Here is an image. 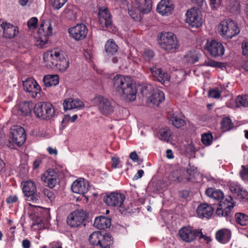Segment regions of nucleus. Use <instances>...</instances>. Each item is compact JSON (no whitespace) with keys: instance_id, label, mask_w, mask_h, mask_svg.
Listing matches in <instances>:
<instances>
[{"instance_id":"obj_24","label":"nucleus","mask_w":248,"mask_h":248,"mask_svg":"<svg viewBox=\"0 0 248 248\" xmlns=\"http://www.w3.org/2000/svg\"><path fill=\"white\" fill-rule=\"evenodd\" d=\"M150 71L153 76L161 83H163L170 80V77L168 73L162 71L160 68L157 67L156 65L150 68Z\"/></svg>"},{"instance_id":"obj_62","label":"nucleus","mask_w":248,"mask_h":248,"mask_svg":"<svg viewBox=\"0 0 248 248\" xmlns=\"http://www.w3.org/2000/svg\"><path fill=\"white\" fill-rule=\"evenodd\" d=\"M144 174V171L142 170H140L138 171L137 173L135 175L134 177V180H138L139 178L142 177Z\"/></svg>"},{"instance_id":"obj_33","label":"nucleus","mask_w":248,"mask_h":248,"mask_svg":"<svg viewBox=\"0 0 248 248\" xmlns=\"http://www.w3.org/2000/svg\"><path fill=\"white\" fill-rule=\"evenodd\" d=\"M105 49L108 55H112L118 50V46L112 39L108 40L106 43Z\"/></svg>"},{"instance_id":"obj_44","label":"nucleus","mask_w":248,"mask_h":248,"mask_svg":"<svg viewBox=\"0 0 248 248\" xmlns=\"http://www.w3.org/2000/svg\"><path fill=\"white\" fill-rule=\"evenodd\" d=\"M181 173L180 169L171 171L169 175V179L171 181L177 182V181H186V179L179 177V175H180Z\"/></svg>"},{"instance_id":"obj_3","label":"nucleus","mask_w":248,"mask_h":248,"mask_svg":"<svg viewBox=\"0 0 248 248\" xmlns=\"http://www.w3.org/2000/svg\"><path fill=\"white\" fill-rule=\"evenodd\" d=\"M43 60L46 67L56 68L61 72L65 71L69 67V60L64 51L54 48L45 52Z\"/></svg>"},{"instance_id":"obj_23","label":"nucleus","mask_w":248,"mask_h":248,"mask_svg":"<svg viewBox=\"0 0 248 248\" xmlns=\"http://www.w3.org/2000/svg\"><path fill=\"white\" fill-rule=\"evenodd\" d=\"M71 190L75 193L83 194L88 191V187L84 179L80 178L73 183L71 186Z\"/></svg>"},{"instance_id":"obj_42","label":"nucleus","mask_w":248,"mask_h":248,"mask_svg":"<svg viewBox=\"0 0 248 248\" xmlns=\"http://www.w3.org/2000/svg\"><path fill=\"white\" fill-rule=\"evenodd\" d=\"M184 60L188 63L192 64L198 62L199 58L195 52L190 51L187 52L185 55Z\"/></svg>"},{"instance_id":"obj_14","label":"nucleus","mask_w":248,"mask_h":248,"mask_svg":"<svg viewBox=\"0 0 248 248\" xmlns=\"http://www.w3.org/2000/svg\"><path fill=\"white\" fill-rule=\"evenodd\" d=\"M199 232L198 229H194L190 226H186L182 227L179 230L178 235L183 241L189 243L196 239Z\"/></svg>"},{"instance_id":"obj_58","label":"nucleus","mask_w":248,"mask_h":248,"mask_svg":"<svg viewBox=\"0 0 248 248\" xmlns=\"http://www.w3.org/2000/svg\"><path fill=\"white\" fill-rule=\"evenodd\" d=\"M129 157L135 162H139L140 160L136 152H131L129 155Z\"/></svg>"},{"instance_id":"obj_57","label":"nucleus","mask_w":248,"mask_h":248,"mask_svg":"<svg viewBox=\"0 0 248 248\" xmlns=\"http://www.w3.org/2000/svg\"><path fill=\"white\" fill-rule=\"evenodd\" d=\"M18 197L16 195H11L6 199V202L8 203H13L16 202Z\"/></svg>"},{"instance_id":"obj_30","label":"nucleus","mask_w":248,"mask_h":248,"mask_svg":"<svg viewBox=\"0 0 248 248\" xmlns=\"http://www.w3.org/2000/svg\"><path fill=\"white\" fill-rule=\"evenodd\" d=\"M43 81L46 87L55 86L59 83L60 78L58 75H47L44 77Z\"/></svg>"},{"instance_id":"obj_29","label":"nucleus","mask_w":248,"mask_h":248,"mask_svg":"<svg viewBox=\"0 0 248 248\" xmlns=\"http://www.w3.org/2000/svg\"><path fill=\"white\" fill-rule=\"evenodd\" d=\"M110 225V219L104 216L96 217L94 221V226L100 230L107 229Z\"/></svg>"},{"instance_id":"obj_13","label":"nucleus","mask_w":248,"mask_h":248,"mask_svg":"<svg viewBox=\"0 0 248 248\" xmlns=\"http://www.w3.org/2000/svg\"><path fill=\"white\" fill-rule=\"evenodd\" d=\"M98 22L103 28L110 30L112 28L111 16L106 7H101L98 12Z\"/></svg>"},{"instance_id":"obj_51","label":"nucleus","mask_w":248,"mask_h":248,"mask_svg":"<svg viewBox=\"0 0 248 248\" xmlns=\"http://www.w3.org/2000/svg\"><path fill=\"white\" fill-rule=\"evenodd\" d=\"M180 170L181 173L180 175H179V177H180L183 179H186V181H177L178 183H185L191 180V177L187 175L185 169L182 168L180 169Z\"/></svg>"},{"instance_id":"obj_7","label":"nucleus","mask_w":248,"mask_h":248,"mask_svg":"<svg viewBox=\"0 0 248 248\" xmlns=\"http://www.w3.org/2000/svg\"><path fill=\"white\" fill-rule=\"evenodd\" d=\"M218 30L222 37L227 38H232L240 31L237 24L231 19L222 21L218 26Z\"/></svg>"},{"instance_id":"obj_1","label":"nucleus","mask_w":248,"mask_h":248,"mask_svg":"<svg viewBox=\"0 0 248 248\" xmlns=\"http://www.w3.org/2000/svg\"><path fill=\"white\" fill-rule=\"evenodd\" d=\"M112 82L114 89L121 97L127 101L136 99L137 91L130 77L117 75L114 77Z\"/></svg>"},{"instance_id":"obj_49","label":"nucleus","mask_w":248,"mask_h":248,"mask_svg":"<svg viewBox=\"0 0 248 248\" xmlns=\"http://www.w3.org/2000/svg\"><path fill=\"white\" fill-rule=\"evenodd\" d=\"M139 13L140 12L136 5L135 7L131 6L128 7V14L132 18L135 19L137 17Z\"/></svg>"},{"instance_id":"obj_41","label":"nucleus","mask_w":248,"mask_h":248,"mask_svg":"<svg viewBox=\"0 0 248 248\" xmlns=\"http://www.w3.org/2000/svg\"><path fill=\"white\" fill-rule=\"evenodd\" d=\"M233 124L230 118L226 117L221 122V128L223 131L230 130L233 128Z\"/></svg>"},{"instance_id":"obj_5","label":"nucleus","mask_w":248,"mask_h":248,"mask_svg":"<svg viewBox=\"0 0 248 248\" xmlns=\"http://www.w3.org/2000/svg\"><path fill=\"white\" fill-rule=\"evenodd\" d=\"M93 103L97 107L100 112L104 115L108 116L114 112V102L106 97L101 95H96L93 99Z\"/></svg>"},{"instance_id":"obj_54","label":"nucleus","mask_w":248,"mask_h":248,"mask_svg":"<svg viewBox=\"0 0 248 248\" xmlns=\"http://www.w3.org/2000/svg\"><path fill=\"white\" fill-rule=\"evenodd\" d=\"M189 168H187V170H186V174L188 176H190L191 178L194 175L197 173V169L194 166H191L190 165H189Z\"/></svg>"},{"instance_id":"obj_52","label":"nucleus","mask_w":248,"mask_h":248,"mask_svg":"<svg viewBox=\"0 0 248 248\" xmlns=\"http://www.w3.org/2000/svg\"><path fill=\"white\" fill-rule=\"evenodd\" d=\"M37 23L38 19L37 17H33L28 20L27 25L30 29H34L37 27Z\"/></svg>"},{"instance_id":"obj_32","label":"nucleus","mask_w":248,"mask_h":248,"mask_svg":"<svg viewBox=\"0 0 248 248\" xmlns=\"http://www.w3.org/2000/svg\"><path fill=\"white\" fill-rule=\"evenodd\" d=\"M172 134V132L169 128L164 127L159 130L157 137L161 140L169 142L171 140Z\"/></svg>"},{"instance_id":"obj_12","label":"nucleus","mask_w":248,"mask_h":248,"mask_svg":"<svg viewBox=\"0 0 248 248\" xmlns=\"http://www.w3.org/2000/svg\"><path fill=\"white\" fill-rule=\"evenodd\" d=\"M87 217L86 212L83 210H77L68 216L67 223L71 227H77L84 222Z\"/></svg>"},{"instance_id":"obj_22","label":"nucleus","mask_w":248,"mask_h":248,"mask_svg":"<svg viewBox=\"0 0 248 248\" xmlns=\"http://www.w3.org/2000/svg\"><path fill=\"white\" fill-rule=\"evenodd\" d=\"M0 26L3 29V36L6 38H13L18 33L17 27L6 22H2Z\"/></svg>"},{"instance_id":"obj_61","label":"nucleus","mask_w":248,"mask_h":248,"mask_svg":"<svg viewBox=\"0 0 248 248\" xmlns=\"http://www.w3.org/2000/svg\"><path fill=\"white\" fill-rule=\"evenodd\" d=\"M22 246L23 248H30L31 242L28 239H24L22 242Z\"/></svg>"},{"instance_id":"obj_26","label":"nucleus","mask_w":248,"mask_h":248,"mask_svg":"<svg viewBox=\"0 0 248 248\" xmlns=\"http://www.w3.org/2000/svg\"><path fill=\"white\" fill-rule=\"evenodd\" d=\"M196 212L200 217L209 218L213 214V209L210 205L206 203H202L198 206Z\"/></svg>"},{"instance_id":"obj_45","label":"nucleus","mask_w":248,"mask_h":248,"mask_svg":"<svg viewBox=\"0 0 248 248\" xmlns=\"http://www.w3.org/2000/svg\"><path fill=\"white\" fill-rule=\"evenodd\" d=\"M203 65L221 68H225V64L224 63L217 62L211 59H208L205 61Z\"/></svg>"},{"instance_id":"obj_21","label":"nucleus","mask_w":248,"mask_h":248,"mask_svg":"<svg viewBox=\"0 0 248 248\" xmlns=\"http://www.w3.org/2000/svg\"><path fill=\"white\" fill-rule=\"evenodd\" d=\"M174 5L170 0H161L157 4L156 10L162 16H169L172 14Z\"/></svg>"},{"instance_id":"obj_20","label":"nucleus","mask_w":248,"mask_h":248,"mask_svg":"<svg viewBox=\"0 0 248 248\" xmlns=\"http://www.w3.org/2000/svg\"><path fill=\"white\" fill-rule=\"evenodd\" d=\"M41 179L48 187L53 188L58 182V175L53 170H48L41 176Z\"/></svg>"},{"instance_id":"obj_9","label":"nucleus","mask_w":248,"mask_h":248,"mask_svg":"<svg viewBox=\"0 0 248 248\" xmlns=\"http://www.w3.org/2000/svg\"><path fill=\"white\" fill-rule=\"evenodd\" d=\"M22 191L26 197V200L32 203L39 202V197L36 193V187L35 183L31 180L22 183Z\"/></svg>"},{"instance_id":"obj_4","label":"nucleus","mask_w":248,"mask_h":248,"mask_svg":"<svg viewBox=\"0 0 248 248\" xmlns=\"http://www.w3.org/2000/svg\"><path fill=\"white\" fill-rule=\"evenodd\" d=\"M52 34L51 20L48 19L42 20L36 36V46L40 48L45 47L48 41V36Z\"/></svg>"},{"instance_id":"obj_25","label":"nucleus","mask_w":248,"mask_h":248,"mask_svg":"<svg viewBox=\"0 0 248 248\" xmlns=\"http://www.w3.org/2000/svg\"><path fill=\"white\" fill-rule=\"evenodd\" d=\"M84 103L78 99L69 98L65 99L63 103V108L65 110L75 108L80 109L84 107Z\"/></svg>"},{"instance_id":"obj_50","label":"nucleus","mask_w":248,"mask_h":248,"mask_svg":"<svg viewBox=\"0 0 248 248\" xmlns=\"http://www.w3.org/2000/svg\"><path fill=\"white\" fill-rule=\"evenodd\" d=\"M240 175L243 180H248V165L241 166Z\"/></svg>"},{"instance_id":"obj_15","label":"nucleus","mask_w":248,"mask_h":248,"mask_svg":"<svg viewBox=\"0 0 248 248\" xmlns=\"http://www.w3.org/2000/svg\"><path fill=\"white\" fill-rule=\"evenodd\" d=\"M204 48L213 57L222 56L224 54L225 49L223 45L215 40L207 41Z\"/></svg>"},{"instance_id":"obj_40","label":"nucleus","mask_w":248,"mask_h":248,"mask_svg":"<svg viewBox=\"0 0 248 248\" xmlns=\"http://www.w3.org/2000/svg\"><path fill=\"white\" fill-rule=\"evenodd\" d=\"M155 57V53L149 48L145 49L142 54V58L145 62H150Z\"/></svg>"},{"instance_id":"obj_53","label":"nucleus","mask_w":248,"mask_h":248,"mask_svg":"<svg viewBox=\"0 0 248 248\" xmlns=\"http://www.w3.org/2000/svg\"><path fill=\"white\" fill-rule=\"evenodd\" d=\"M51 1L54 8L59 9L63 6L67 0H51Z\"/></svg>"},{"instance_id":"obj_56","label":"nucleus","mask_w":248,"mask_h":248,"mask_svg":"<svg viewBox=\"0 0 248 248\" xmlns=\"http://www.w3.org/2000/svg\"><path fill=\"white\" fill-rule=\"evenodd\" d=\"M199 230V233L197 234V237H199L200 239H203L205 241H206L207 243L211 241V239L210 237L205 236L203 234L202 232V229H198Z\"/></svg>"},{"instance_id":"obj_2","label":"nucleus","mask_w":248,"mask_h":248,"mask_svg":"<svg viewBox=\"0 0 248 248\" xmlns=\"http://www.w3.org/2000/svg\"><path fill=\"white\" fill-rule=\"evenodd\" d=\"M206 195L215 200H220L216 210L218 216L230 217L232 215V209L236 203L232 197L230 195L224 196L223 192L219 189L208 188L205 191Z\"/></svg>"},{"instance_id":"obj_10","label":"nucleus","mask_w":248,"mask_h":248,"mask_svg":"<svg viewBox=\"0 0 248 248\" xmlns=\"http://www.w3.org/2000/svg\"><path fill=\"white\" fill-rule=\"evenodd\" d=\"M24 90L27 95L33 98H39L42 89L37 82L33 78H28L23 81Z\"/></svg>"},{"instance_id":"obj_36","label":"nucleus","mask_w":248,"mask_h":248,"mask_svg":"<svg viewBox=\"0 0 248 248\" xmlns=\"http://www.w3.org/2000/svg\"><path fill=\"white\" fill-rule=\"evenodd\" d=\"M31 108L29 102H23L20 104L18 113L22 115H27L31 113Z\"/></svg>"},{"instance_id":"obj_64","label":"nucleus","mask_w":248,"mask_h":248,"mask_svg":"<svg viewBox=\"0 0 248 248\" xmlns=\"http://www.w3.org/2000/svg\"><path fill=\"white\" fill-rule=\"evenodd\" d=\"M51 248H62V245L60 243L57 242H53L50 244Z\"/></svg>"},{"instance_id":"obj_48","label":"nucleus","mask_w":248,"mask_h":248,"mask_svg":"<svg viewBox=\"0 0 248 248\" xmlns=\"http://www.w3.org/2000/svg\"><path fill=\"white\" fill-rule=\"evenodd\" d=\"M42 194L43 195L44 198L45 200L48 199L51 202L54 200L55 194L53 191L48 188L43 189Z\"/></svg>"},{"instance_id":"obj_55","label":"nucleus","mask_w":248,"mask_h":248,"mask_svg":"<svg viewBox=\"0 0 248 248\" xmlns=\"http://www.w3.org/2000/svg\"><path fill=\"white\" fill-rule=\"evenodd\" d=\"M242 54L248 57V40L243 42L242 44Z\"/></svg>"},{"instance_id":"obj_8","label":"nucleus","mask_w":248,"mask_h":248,"mask_svg":"<svg viewBox=\"0 0 248 248\" xmlns=\"http://www.w3.org/2000/svg\"><path fill=\"white\" fill-rule=\"evenodd\" d=\"M34 112L36 117L43 120H49L55 115L52 105L45 102L37 103L34 107Z\"/></svg>"},{"instance_id":"obj_19","label":"nucleus","mask_w":248,"mask_h":248,"mask_svg":"<svg viewBox=\"0 0 248 248\" xmlns=\"http://www.w3.org/2000/svg\"><path fill=\"white\" fill-rule=\"evenodd\" d=\"M229 189L232 193L236 194L243 201H248V192L243 189L241 186L236 182H230L228 183Z\"/></svg>"},{"instance_id":"obj_38","label":"nucleus","mask_w":248,"mask_h":248,"mask_svg":"<svg viewBox=\"0 0 248 248\" xmlns=\"http://www.w3.org/2000/svg\"><path fill=\"white\" fill-rule=\"evenodd\" d=\"M170 120L171 122L173 125L177 128H180L184 126L186 124L185 121L183 119L178 117L174 114H173L170 117Z\"/></svg>"},{"instance_id":"obj_39","label":"nucleus","mask_w":248,"mask_h":248,"mask_svg":"<svg viewBox=\"0 0 248 248\" xmlns=\"http://www.w3.org/2000/svg\"><path fill=\"white\" fill-rule=\"evenodd\" d=\"M101 239L98 245L101 248H110V246L112 245L111 236L109 235H103V238Z\"/></svg>"},{"instance_id":"obj_46","label":"nucleus","mask_w":248,"mask_h":248,"mask_svg":"<svg viewBox=\"0 0 248 248\" xmlns=\"http://www.w3.org/2000/svg\"><path fill=\"white\" fill-rule=\"evenodd\" d=\"M213 139L211 133H204L202 136V142L204 145L209 146L212 144Z\"/></svg>"},{"instance_id":"obj_37","label":"nucleus","mask_w":248,"mask_h":248,"mask_svg":"<svg viewBox=\"0 0 248 248\" xmlns=\"http://www.w3.org/2000/svg\"><path fill=\"white\" fill-rule=\"evenodd\" d=\"M235 103L237 108L248 107V95L238 96L235 99Z\"/></svg>"},{"instance_id":"obj_59","label":"nucleus","mask_w":248,"mask_h":248,"mask_svg":"<svg viewBox=\"0 0 248 248\" xmlns=\"http://www.w3.org/2000/svg\"><path fill=\"white\" fill-rule=\"evenodd\" d=\"M112 167L116 169L117 168L118 165L120 163V159L117 157H111Z\"/></svg>"},{"instance_id":"obj_60","label":"nucleus","mask_w":248,"mask_h":248,"mask_svg":"<svg viewBox=\"0 0 248 248\" xmlns=\"http://www.w3.org/2000/svg\"><path fill=\"white\" fill-rule=\"evenodd\" d=\"M192 2L198 7V8H202L205 3V0H191Z\"/></svg>"},{"instance_id":"obj_28","label":"nucleus","mask_w":248,"mask_h":248,"mask_svg":"<svg viewBox=\"0 0 248 248\" xmlns=\"http://www.w3.org/2000/svg\"><path fill=\"white\" fill-rule=\"evenodd\" d=\"M231 232L228 229H223L217 232L216 238L221 244H226L231 239Z\"/></svg>"},{"instance_id":"obj_11","label":"nucleus","mask_w":248,"mask_h":248,"mask_svg":"<svg viewBox=\"0 0 248 248\" xmlns=\"http://www.w3.org/2000/svg\"><path fill=\"white\" fill-rule=\"evenodd\" d=\"M125 196L124 194L111 192L103 198V201L108 205L123 208Z\"/></svg>"},{"instance_id":"obj_17","label":"nucleus","mask_w":248,"mask_h":248,"mask_svg":"<svg viewBox=\"0 0 248 248\" xmlns=\"http://www.w3.org/2000/svg\"><path fill=\"white\" fill-rule=\"evenodd\" d=\"M88 29L84 24H78L70 28L68 32L70 36L76 41L84 39L88 33Z\"/></svg>"},{"instance_id":"obj_35","label":"nucleus","mask_w":248,"mask_h":248,"mask_svg":"<svg viewBox=\"0 0 248 248\" xmlns=\"http://www.w3.org/2000/svg\"><path fill=\"white\" fill-rule=\"evenodd\" d=\"M235 219L236 222L241 226H246L248 223V216L244 213H236Z\"/></svg>"},{"instance_id":"obj_31","label":"nucleus","mask_w":248,"mask_h":248,"mask_svg":"<svg viewBox=\"0 0 248 248\" xmlns=\"http://www.w3.org/2000/svg\"><path fill=\"white\" fill-rule=\"evenodd\" d=\"M165 99L164 93L159 90L154 91L153 93L149 98V100L152 104L158 106Z\"/></svg>"},{"instance_id":"obj_34","label":"nucleus","mask_w":248,"mask_h":248,"mask_svg":"<svg viewBox=\"0 0 248 248\" xmlns=\"http://www.w3.org/2000/svg\"><path fill=\"white\" fill-rule=\"evenodd\" d=\"M103 238V235L100 232H94L90 235L89 241L92 245L98 246Z\"/></svg>"},{"instance_id":"obj_6","label":"nucleus","mask_w":248,"mask_h":248,"mask_svg":"<svg viewBox=\"0 0 248 248\" xmlns=\"http://www.w3.org/2000/svg\"><path fill=\"white\" fill-rule=\"evenodd\" d=\"M159 44L161 47L168 51H173L179 47V43L175 35L172 32H162Z\"/></svg>"},{"instance_id":"obj_47","label":"nucleus","mask_w":248,"mask_h":248,"mask_svg":"<svg viewBox=\"0 0 248 248\" xmlns=\"http://www.w3.org/2000/svg\"><path fill=\"white\" fill-rule=\"evenodd\" d=\"M222 89V87H220ZM222 91L219 88H216L210 90L208 92V96L210 97L216 99L219 98L221 96Z\"/></svg>"},{"instance_id":"obj_43","label":"nucleus","mask_w":248,"mask_h":248,"mask_svg":"<svg viewBox=\"0 0 248 248\" xmlns=\"http://www.w3.org/2000/svg\"><path fill=\"white\" fill-rule=\"evenodd\" d=\"M78 9L76 8H72L65 10L66 17L67 19L74 21L78 17Z\"/></svg>"},{"instance_id":"obj_18","label":"nucleus","mask_w":248,"mask_h":248,"mask_svg":"<svg viewBox=\"0 0 248 248\" xmlns=\"http://www.w3.org/2000/svg\"><path fill=\"white\" fill-rule=\"evenodd\" d=\"M12 131L13 142L18 147L21 146L26 139V134L24 129L21 126H14Z\"/></svg>"},{"instance_id":"obj_27","label":"nucleus","mask_w":248,"mask_h":248,"mask_svg":"<svg viewBox=\"0 0 248 248\" xmlns=\"http://www.w3.org/2000/svg\"><path fill=\"white\" fill-rule=\"evenodd\" d=\"M135 4L142 14H148L152 9V0H135Z\"/></svg>"},{"instance_id":"obj_16","label":"nucleus","mask_w":248,"mask_h":248,"mask_svg":"<svg viewBox=\"0 0 248 248\" xmlns=\"http://www.w3.org/2000/svg\"><path fill=\"white\" fill-rule=\"evenodd\" d=\"M186 16V22L191 27L199 28L202 25V21L201 15L195 7L188 10Z\"/></svg>"},{"instance_id":"obj_63","label":"nucleus","mask_w":248,"mask_h":248,"mask_svg":"<svg viewBox=\"0 0 248 248\" xmlns=\"http://www.w3.org/2000/svg\"><path fill=\"white\" fill-rule=\"evenodd\" d=\"M47 151L50 155H57L58 154V152L56 149L53 148L51 147H49L47 148Z\"/></svg>"}]
</instances>
